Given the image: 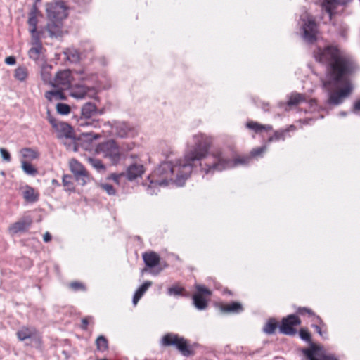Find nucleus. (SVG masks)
Masks as SVG:
<instances>
[{
  "label": "nucleus",
  "mask_w": 360,
  "mask_h": 360,
  "mask_svg": "<svg viewBox=\"0 0 360 360\" xmlns=\"http://www.w3.org/2000/svg\"><path fill=\"white\" fill-rule=\"evenodd\" d=\"M43 238H44V242L48 243V242H49V241L51 240V234H50L49 232H46V233L44 235Z\"/></svg>",
  "instance_id": "864d4df0"
},
{
  "label": "nucleus",
  "mask_w": 360,
  "mask_h": 360,
  "mask_svg": "<svg viewBox=\"0 0 360 360\" xmlns=\"http://www.w3.org/2000/svg\"><path fill=\"white\" fill-rule=\"evenodd\" d=\"M97 151L103 157L109 158L113 164L117 163L120 160V149L116 142L112 140L100 143Z\"/></svg>",
  "instance_id": "0eeeda50"
},
{
  "label": "nucleus",
  "mask_w": 360,
  "mask_h": 360,
  "mask_svg": "<svg viewBox=\"0 0 360 360\" xmlns=\"http://www.w3.org/2000/svg\"><path fill=\"white\" fill-rule=\"evenodd\" d=\"M111 133L121 138L134 136L135 135L134 129L129 124L120 122H115L112 124Z\"/></svg>",
  "instance_id": "ddd939ff"
},
{
  "label": "nucleus",
  "mask_w": 360,
  "mask_h": 360,
  "mask_svg": "<svg viewBox=\"0 0 360 360\" xmlns=\"http://www.w3.org/2000/svg\"><path fill=\"white\" fill-rule=\"evenodd\" d=\"M97 348L100 351H105L108 348V340L104 336H99L96 339Z\"/></svg>",
  "instance_id": "e433bc0d"
},
{
  "label": "nucleus",
  "mask_w": 360,
  "mask_h": 360,
  "mask_svg": "<svg viewBox=\"0 0 360 360\" xmlns=\"http://www.w3.org/2000/svg\"><path fill=\"white\" fill-rule=\"evenodd\" d=\"M276 321L275 319H271V333H273V331L274 330V329L276 328Z\"/></svg>",
  "instance_id": "13d9d810"
},
{
  "label": "nucleus",
  "mask_w": 360,
  "mask_h": 360,
  "mask_svg": "<svg viewBox=\"0 0 360 360\" xmlns=\"http://www.w3.org/2000/svg\"><path fill=\"white\" fill-rule=\"evenodd\" d=\"M313 327L315 328L316 331L321 335L323 336V333L321 328L317 325H313Z\"/></svg>",
  "instance_id": "4d7b16f0"
},
{
  "label": "nucleus",
  "mask_w": 360,
  "mask_h": 360,
  "mask_svg": "<svg viewBox=\"0 0 360 360\" xmlns=\"http://www.w3.org/2000/svg\"><path fill=\"white\" fill-rule=\"evenodd\" d=\"M96 78H98L97 76ZM89 82L94 84V85L90 87L84 84H72L68 89L70 96L76 99H84L86 96L93 98L96 94V89H99L101 86L97 83V79L94 82Z\"/></svg>",
  "instance_id": "423d86ee"
},
{
  "label": "nucleus",
  "mask_w": 360,
  "mask_h": 360,
  "mask_svg": "<svg viewBox=\"0 0 360 360\" xmlns=\"http://www.w3.org/2000/svg\"><path fill=\"white\" fill-rule=\"evenodd\" d=\"M20 153L24 158L31 160L37 159L39 157V154L37 151L28 148L22 149Z\"/></svg>",
  "instance_id": "72a5a7b5"
},
{
  "label": "nucleus",
  "mask_w": 360,
  "mask_h": 360,
  "mask_svg": "<svg viewBox=\"0 0 360 360\" xmlns=\"http://www.w3.org/2000/svg\"><path fill=\"white\" fill-rule=\"evenodd\" d=\"M196 290H198V292L196 294L200 295H211V291L206 288L205 286L201 285H196Z\"/></svg>",
  "instance_id": "c03bdc74"
},
{
  "label": "nucleus",
  "mask_w": 360,
  "mask_h": 360,
  "mask_svg": "<svg viewBox=\"0 0 360 360\" xmlns=\"http://www.w3.org/2000/svg\"><path fill=\"white\" fill-rule=\"evenodd\" d=\"M152 284L153 283L151 281H146L137 289L133 297V304L134 306L137 304L139 300L148 290V289L152 285Z\"/></svg>",
  "instance_id": "a878e982"
},
{
  "label": "nucleus",
  "mask_w": 360,
  "mask_h": 360,
  "mask_svg": "<svg viewBox=\"0 0 360 360\" xmlns=\"http://www.w3.org/2000/svg\"><path fill=\"white\" fill-rule=\"evenodd\" d=\"M31 224L32 219L30 217L23 218L21 220L13 224L10 226L9 231L12 234L25 231L30 226Z\"/></svg>",
  "instance_id": "2eb2a0df"
},
{
  "label": "nucleus",
  "mask_w": 360,
  "mask_h": 360,
  "mask_svg": "<svg viewBox=\"0 0 360 360\" xmlns=\"http://www.w3.org/2000/svg\"><path fill=\"white\" fill-rule=\"evenodd\" d=\"M162 270V268H160V269H158V270H153V271H151L150 272H151V274H154V275H157V274H159Z\"/></svg>",
  "instance_id": "bf43d9fd"
},
{
  "label": "nucleus",
  "mask_w": 360,
  "mask_h": 360,
  "mask_svg": "<svg viewBox=\"0 0 360 360\" xmlns=\"http://www.w3.org/2000/svg\"><path fill=\"white\" fill-rule=\"evenodd\" d=\"M32 44L34 46L32 47L28 52L29 57L33 60H38L40 58L41 51L42 49L41 44L40 42V37H34L32 38Z\"/></svg>",
  "instance_id": "aec40b11"
},
{
  "label": "nucleus",
  "mask_w": 360,
  "mask_h": 360,
  "mask_svg": "<svg viewBox=\"0 0 360 360\" xmlns=\"http://www.w3.org/2000/svg\"><path fill=\"white\" fill-rule=\"evenodd\" d=\"M212 143L211 136L199 132L193 134L187 141L183 158L175 161L162 162L148 176L146 185L150 195L156 193L158 186H166L171 184L182 186L190 176L193 168L199 167L203 174L212 175L217 172L236 167L240 163H245L248 158H238L234 160L221 150L210 153Z\"/></svg>",
  "instance_id": "f257e3e1"
},
{
  "label": "nucleus",
  "mask_w": 360,
  "mask_h": 360,
  "mask_svg": "<svg viewBox=\"0 0 360 360\" xmlns=\"http://www.w3.org/2000/svg\"><path fill=\"white\" fill-rule=\"evenodd\" d=\"M93 319L92 317L91 316H88V317H85L84 319H82V328L83 330H86L87 329V326L89 324V323Z\"/></svg>",
  "instance_id": "09e8293b"
},
{
  "label": "nucleus",
  "mask_w": 360,
  "mask_h": 360,
  "mask_svg": "<svg viewBox=\"0 0 360 360\" xmlns=\"http://www.w3.org/2000/svg\"><path fill=\"white\" fill-rule=\"evenodd\" d=\"M56 109L58 113L61 115H68L70 112V108L65 103H58Z\"/></svg>",
  "instance_id": "58836bf2"
},
{
  "label": "nucleus",
  "mask_w": 360,
  "mask_h": 360,
  "mask_svg": "<svg viewBox=\"0 0 360 360\" xmlns=\"http://www.w3.org/2000/svg\"><path fill=\"white\" fill-rule=\"evenodd\" d=\"M28 77V70L24 66H20L15 70L14 77L20 81L25 82Z\"/></svg>",
  "instance_id": "c756f323"
},
{
  "label": "nucleus",
  "mask_w": 360,
  "mask_h": 360,
  "mask_svg": "<svg viewBox=\"0 0 360 360\" xmlns=\"http://www.w3.org/2000/svg\"><path fill=\"white\" fill-rule=\"evenodd\" d=\"M306 101V96L304 94L300 93H292L289 96L288 101V105H297L302 102Z\"/></svg>",
  "instance_id": "c85d7f7f"
},
{
  "label": "nucleus",
  "mask_w": 360,
  "mask_h": 360,
  "mask_svg": "<svg viewBox=\"0 0 360 360\" xmlns=\"http://www.w3.org/2000/svg\"><path fill=\"white\" fill-rule=\"evenodd\" d=\"M314 55L316 61L328 67V81L324 82V86L332 85L340 88L338 91L329 92L328 103L335 105L342 103L353 89L348 78L354 69L353 61L334 46H327L323 49L319 47L314 51Z\"/></svg>",
  "instance_id": "f03ea898"
},
{
  "label": "nucleus",
  "mask_w": 360,
  "mask_h": 360,
  "mask_svg": "<svg viewBox=\"0 0 360 360\" xmlns=\"http://www.w3.org/2000/svg\"><path fill=\"white\" fill-rule=\"evenodd\" d=\"M75 79L82 82H94L96 75L89 73L84 70L74 72L68 69L60 70L53 78L52 86L61 90H68L72 85V82Z\"/></svg>",
  "instance_id": "7ed1b4c3"
},
{
  "label": "nucleus",
  "mask_w": 360,
  "mask_h": 360,
  "mask_svg": "<svg viewBox=\"0 0 360 360\" xmlns=\"http://www.w3.org/2000/svg\"><path fill=\"white\" fill-rule=\"evenodd\" d=\"M162 343L165 346H174L184 356H189L193 354V347L188 340L174 333H167L163 336Z\"/></svg>",
  "instance_id": "20e7f679"
},
{
  "label": "nucleus",
  "mask_w": 360,
  "mask_h": 360,
  "mask_svg": "<svg viewBox=\"0 0 360 360\" xmlns=\"http://www.w3.org/2000/svg\"><path fill=\"white\" fill-rule=\"evenodd\" d=\"M120 176V175H117V174H113L110 175L109 179H112L113 181H115V182L117 183Z\"/></svg>",
  "instance_id": "6e6d98bb"
},
{
  "label": "nucleus",
  "mask_w": 360,
  "mask_h": 360,
  "mask_svg": "<svg viewBox=\"0 0 360 360\" xmlns=\"http://www.w3.org/2000/svg\"><path fill=\"white\" fill-rule=\"evenodd\" d=\"M300 323L298 316L294 314L289 315L287 318L283 319L280 330L285 335H295L297 330L293 327L300 325Z\"/></svg>",
  "instance_id": "f8f14e48"
},
{
  "label": "nucleus",
  "mask_w": 360,
  "mask_h": 360,
  "mask_svg": "<svg viewBox=\"0 0 360 360\" xmlns=\"http://www.w3.org/2000/svg\"><path fill=\"white\" fill-rule=\"evenodd\" d=\"M96 112L97 108L95 104L89 102L85 103L82 108V117L78 120L79 127H99V120L91 119Z\"/></svg>",
  "instance_id": "39448f33"
},
{
  "label": "nucleus",
  "mask_w": 360,
  "mask_h": 360,
  "mask_svg": "<svg viewBox=\"0 0 360 360\" xmlns=\"http://www.w3.org/2000/svg\"><path fill=\"white\" fill-rule=\"evenodd\" d=\"M300 336L301 339L304 341H307V342L311 341V334L307 330H306L304 328L300 329Z\"/></svg>",
  "instance_id": "a19ab883"
},
{
  "label": "nucleus",
  "mask_w": 360,
  "mask_h": 360,
  "mask_svg": "<svg viewBox=\"0 0 360 360\" xmlns=\"http://www.w3.org/2000/svg\"><path fill=\"white\" fill-rule=\"evenodd\" d=\"M193 300L195 307L199 310L205 309L207 306V301L200 294H194Z\"/></svg>",
  "instance_id": "2f4dec72"
},
{
  "label": "nucleus",
  "mask_w": 360,
  "mask_h": 360,
  "mask_svg": "<svg viewBox=\"0 0 360 360\" xmlns=\"http://www.w3.org/2000/svg\"><path fill=\"white\" fill-rule=\"evenodd\" d=\"M0 154H1V156L3 159V160H4L7 162H8L11 160V155L6 149H5L4 148H0Z\"/></svg>",
  "instance_id": "37998d69"
},
{
  "label": "nucleus",
  "mask_w": 360,
  "mask_h": 360,
  "mask_svg": "<svg viewBox=\"0 0 360 360\" xmlns=\"http://www.w3.org/2000/svg\"><path fill=\"white\" fill-rule=\"evenodd\" d=\"M64 55L65 58L71 63H77L80 58L79 53L75 49H66Z\"/></svg>",
  "instance_id": "7c9ffc66"
},
{
  "label": "nucleus",
  "mask_w": 360,
  "mask_h": 360,
  "mask_svg": "<svg viewBox=\"0 0 360 360\" xmlns=\"http://www.w3.org/2000/svg\"><path fill=\"white\" fill-rule=\"evenodd\" d=\"M37 330L33 327L22 326L17 332V337L20 341L35 336Z\"/></svg>",
  "instance_id": "b1692460"
},
{
  "label": "nucleus",
  "mask_w": 360,
  "mask_h": 360,
  "mask_svg": "<svg viewBox=\"0 0 360 360\" xmlns=\"http://www.w3.org/2000/svg\"><path fill=\"white\" fill-rule=\"evenodd\" d=\"M221 311L229 314H239L243 311L241 303L232 302L228 304H221L219 307Z\"/></svg>",
  "instance_id": "6ab92c4d"
},
{
  "label": "nucleus",
  "mask_w": 360,
  "mask_h": 360,
  "mask_svg": "<svg viewBox=\"0 0 360 360\" xmlns=\"http://www.w3.org/2000/svg\"><path fill=\"white\" fill-rule=\"evenodd\" d=\"M46 98L49 101H57L60 100H65L66 97L60 90L49 91L45 94Z\"/></svg>",
  "instance_id": "cd10ccee"
},
{
  "label": "nucleus",
  "mask_w": 360,
  "mask_h": 360,
  "mask_svg": "<svg viewBox=\"0 0 360 360\" xmlns=\"http://www.w3.org/2000/svg\"><path fill=\"white\" fill-rule=\"evenodd\" d=\"M318 349L319 348L315 345L311 344L310 348L304 349L303 350V353L309 360H318L314 357Z\"/></svg>",
  "instance_id": "c9c22d12"
},
{
  "label": "nucleus",
  "mask_w": 360,
  "mask_h": 360,
  "mask_svg": "<svg viewBox=\"0 0 360 360\" xmlns=\"http://www.w3.org/2000/svg\"><path fill=\"white\" fill-rule=\"evenodd\" d=\"M144 171V167L142 165L132 164L127 168L126 176L129 180L132 181L141 176Z\"/></svg>",
  "instance_id": "dca6fc26"
},
{
  "label": "nucleus",
  "mask_w": 360,
  "mask_h": 360,
  "mask_svg": "<svg viewBox=\"0 0 360 360\" xmlns=\"http://www.w3.org/2000/svg\"><path fill=\"white\" fill-rule=\"evenodd\" d=\"M354 111H360V100L356 101L354 104Z\"/></svg>",
  "instance_id": "5fc2aeb1"
},
{
  "label": "nucleus",
  "mask_w": 360,
  "mask_h": 360,
  "mask_svg": "<svg viewBox=\"0 0 360 360\" xmlns=\"http://www.w3.org/2000/svg\"><path fill=\"white\" fill-rule=\"evenodd\" d=\"M309 104H310V106H314V105H316V100L314 99H311L309 101Z\"/></svg>",
  "instance_id": "680f3d73"
},
{
  "label": "nucleus",
  "mask_w": 360,
  "mask_h": 360,
  "mask_svg": "<svg viewBox=\"0 0 360 360\" xmlns=\"http://www.w3.org/2000/svg\"><path fill=\"white\" fill-rule=\"evenodd\" d=\"M70 287L75 291L79 290H85V287L84 286V285L79 282H72L70 284Z\"/></svg>",
  "instance_id": "a18cd8bd"
},
{
  "label": "nucleus",
  "mask_w": 360,
  "mask_h": 360,
  "mask_svg": "<svg viewBox=\"0 0 360 360\" xmlns=\"http://www.w3.org/2000/svg\"><path fill=\"white\" fill-rule=\"evenodd\" d=\"M37 14L38 11L36 7H34L29 14L28 24L30 26V32L32 34V38H34V37H39V32L37 30V25L38 22Z\"/></svg>",
  "instance_id": "a211bd4d"
},
{
  "label": "nucleus",
  "mask_w": 360,
  "mask_h": 360,
  "mask_svg": "<svg viewBox=\"0 0 360 360\" xmlns=\"http://www.w3.org/2000/svg\"><path fill=\"white\" fill-rule=\"evenodd\" d=\"M49 122L57 132L58 139H72L73 137L72 129L68 123L58 122L56 120L49 117Z\"/></svg>",
  "instance_id": "9b49d317"
},
{
  "label": "nucleus",
  "mask_w": 360,
  "mask_h": 360,
  "mask_svg": "<svg viewBox=\"0 0 360 360\" xmlns=\"http://www.w3.org/2000/svg\"><path fill=\"white\" fill-rule=\"evenodd\" d=\"M297 313L303 315L304 314H308L309 316H315L314 313L309 308L307 307H300L297 309Z\"/></svg>",
  "instance_id": "49530a36"
},
{
  "label": "nucleus",
  "mask_w": 360,
  "mask_h": 360,
  "mask_svg": "<svg viewBox=\"0 0 360 360\" xmlns=\"http://www.w3.org/2000/svg\"><path fill=\"white\" fill-rule=\"evenodd\" d=\"M5 63L8 65H13L16 63L15 58L14 56H8L6 58Z\"/></svg>",
  "instance_id": "3c124183"
},
{
  "label": "nucleus",
  "mask_w": 360,
  "mask_h": 360,
  "mask_svg": "<svg viewBox=\"0 0 360 360\" xmlns=\"http://www.w3.org/2000/svg\"><path fill=\"white\" fill-rule=\"evenodd\" d=\"M266 150H267V147L266 146H263L258 147L257 148L253 149L250 153V155H243V156L232 155L231 157L229 156V159L231 160H234L235 159H236L238 158H248V161L247 162L240 163L236 167L240 166V165H246L250 162V160L252 158H258L262 157L264 153H266Z\"/></svg>",
  "instance_id": "4468645a"
},
{
  "label": "nucleus",
  "mask_w": 360,
  "mask_h": 360,
  "mask_svg": "<svg viewBox=\"0 0 360 360\" xmlns=\"http://www.w3.org/2000/svg\"><path fill=\"white\" fill-rule=\"evenodd\" d=\"M247 128L253 131L256 134H262L264 131H268L269 127L268 125H263L257 122L249 121L246 124Z\"/></svg>",
  "instance_id": "bb28decb"
},
{
  "label": "nucleus",
  "mask_w": 360,
  "mask_h": 360,
  "mask_svg": "<svg viewBox=\"0 0 360 360\" xmlns=\"http://www.w3.org/2000/svg\"><path fill=\"white\" fill-rule=\"evenodd\" d=\"M184 288L179 286H172L168 289V294L172 295H179L182 293Z\"/></svg>",
  "instance_id": "79ce46f5"
},
{
  "label": "nucleus",
  "mask_w": 360,
  "mask_h": 360,
  "mask_svg": "<svg viewBox=\"0 0 360 360\" xmlns=\"http://www.w3.org/2000/svg\"><path fill=\"white\" fill-rule=\"evenodd\" d=\"M82 136L89 139H96L100 137L98 134H95L93 132H82Z\"/></svg>",
  "instance_id": "8fccbe9b"
},
{
  "label": "nucleus",
  "mask_w": 360,
  "mask_h": 360,
  "mask_svg": "<svg viewBox=\"0 0 360 360\" xmlns=\"http://www.w3.org/2000/svg\"><path fill=\"white\" fill-rule=\"evenodd\" d=\"M22 195L28 202H34L39 200V193L32 187L25 185L21 188Z\"/></svg>",
  "instance_id": "f3484780"
},
{
  "label": "nucleus",
  "mask_w": 360,
  "mask_h": 360,
  "mask_svg": "<svg viewBox=\"0 0 360 360\" xmlns=\"http://www.w3.org/2000/svg\"><path fill=\"white\" fill-rule=\"evenodd\" d=\"M70 168L79 184L84 186L89 181L87 171L77 160L74 159L70 160Z\"/></svg>",
  "instance_id": "9d476101"
},
{
  "label": "nucleus",
  "mask_w": 360,
  "mask_h": 360,
  "mask_svg": "<svg viewBox=\"0 0 360 360\" xmlns=\"http://www.w3.org/2000/svg\"><path fill=\"white\" fill-rule=\"evenodd\" d=\"M89 162L97 170H103L105 169V167L102 162L96 158H89Z\"/></svg>",
  "instance_id": "4c0bfd02"
},
{
  "label": "nucleus",
  "mask_w": 360,
  "mask_h": 360,
  "mask_svg": "<svg viewBox=\"0 0 360 360\" xmlns=\"http://www.w3.org/2000/svg\"><path fill=\"white\" fill-rule=\"evenodd\" d=\"M22 169L23 172L30 176H35L37 174V169L30 162L22 160L21 161Z\"/></svg>",
  "instance_id": "473e14b6"
},
{
  "label": "nucleus",
  "mask_w": 360,
  "mask_h": 360,
  "mask_svg": "<svg viewBox=\"0 0 360 360\" xmlns=\"http://www.w3.org/2000/svg\"><path fill=\"white\" fill-rule=\"evenodd\" d=\"M302 27L303 30V37L309 43H313L316 40L317 25L314 18L307 13L302 15Z\"/></svg>",
  "instance_id": "6e6552de"
},
{
  "label": "nucleus",
  "mask_w": 360,
  "mask_h": 360,
  "mask_svg": "<svg viewBox=\"0 0 360 360\" xmlns=\"http://www.w3.org/2000/svg\"><path fill=\"white\" fill-rule=\"evenodd\" d=\"M173 153H174V151L172 150L169 149L168 150V152L165 153V155L167 156V158H168L170 155H172Z\"/></svg>",
  "instance_id": "052dcab7"
},
{
  "label": "nucleus",
  "mask_w": 360,
  "mask_h": 360,
  "mask_svg": "<svg viewBox=\"0 0 360 360\" xmlns=\"http://www.w3.org/2000/svg\"><path fill=\"white\" fill-rule=\"evenodd\" d=\"M294 130L295 127L291 125L288 129L285 130L276 131L274 132V136H271V140H276L278 141L280 139H285L286 134L290 130Z\"/></svg>",
  "instance_id": "f704fd0d"
},
{
  "label": "nucleus",
  "mask_w": 360,
  "mask_h": 360,
  "mask_svg": "<svg viewBox=\"0 0 360 360\" xmlns=\"http://www.w3.org/2000/svg\"><path fill=\"white\" fill-rule=\"evenodd\" d=\"M348 0H319L321 7L324 9L331 18L333 11L337 8L338 4H344Z\"/></svg>",
  "instance_id": "412c9836"
},
{
  "label": "nucleus",
  "mask_w": 360,
  "mask_h": 360,
  "mask_svg": "<svg viewBox=\"0 0 360 360\" xmlns=\"http://www.w3.org/2000/svg\"><path fill=\"white\" fill-rule=\"evenodd\" d=\"M316 319L319 321V322H322L321 318L319 316H316Z\"/></svg>",
  "instance_id": "e2e57ef3"
},
{
  "label": "nucleus",
  "mask_w": 360,
  "mask_h": 360,
  "mask_svg": "<svg viewBox=\"0 0 360 360\" xmlns=\"http://www.w3.org/2000/svg\"><path fill=\"white\" fill-rule=\"evenodd\" d=\"M70 176H64L63 178V183L65 186H67L68 189L72 190L73 188L72 184L70 181Z\"/></svg>",
  "instance_id": "de8ad7c7"
},
{
  "label": "nucleus",
  "mask_w": 360,
  "mask_h": 360,
  "mask_svg": "<svg viewBox=\"0 0 360 360\" xmlns=\"http://www.w3.org/2000/svg\"><path fill=\"white\" fill-rule=\"evenodd\" d=\"M47 30L51 37H59L63 34L61 21H49Z\"/></svg>",
  "instance_id": "4be33fe9"
},
{
  "label": "nucleus",
  "mask_w": 360,
  "mask_h": 360,
  "mask_svg": "<svg viewBox=\"0 0 360 360\" xmlns=\"http://www.w3.org/2000/svg\"><path fill=\"white\" fill-rule=\"evenodd\" d=\"M263 330L264 333H266L267 334L270 333V319L266 321Z\"/></svg>",
  "instance_id": "603ef678"
},
{
  "label": "nucleus",
  "mask_w": 360,
  "mask_h": 360,
  "mask_svg": "<svg viewBox=\"0 0 360 360\" xmlns=\"http://www.w3.org/2000/svg\"><path fill=\"white\" fill-rule=\"evenodd\" d=\"M143 259L148 267L153 268L160 264V256L155 252H145Z\"/></svg>",
  "instance_id": "5701e85b"
},
{
  "label": "nucleus",
  "mask_w": 360,
  "mask_h": 360,
  "mask_svg": "<svg viewBox=\"0 0 360 360\" xmlns=\"http://www.w3.org/2000/svg\"><path fill=\"white\" fill-rule=\"evenodd\" d=\"M100 188L105 191L108 195H115V189L114 187L106 183H103L99 185Z\"/></svg>",
  "instance_id": "ea45409f"
},
{
  "label": "nucleus",
  "mask_w": 360,
  "mask_h": 360,
  "mask_svg": "<svg viewBox=\"0 0 360 360\" xmlns=\"http://www.w3.org/2000/svg\"><path fill=\"white\" fill-rule=\"evenodd\" d=\"M46 12L49 21H61L68 16L64 2L59 1L46 5Z\"/></svg>",
  "instance_id": "1a4fd4ad"
},
{
  "label": "nucleus",
  "mask_w": 360,
  "mask_h": 360,
  "mask_svg": "<svg viewBox=\"0 0 360 360\" xmlns=\"http://www.w3.org/2000/svg\"><path fill=\"white\" fill-rule=\"evenodd\" d=\"M52 65L46 63L41 66V77L44 83L52 85L53 78L51 76Z\"/></svg>",
  "instance_id": "393cba45"
}]
</instances>
